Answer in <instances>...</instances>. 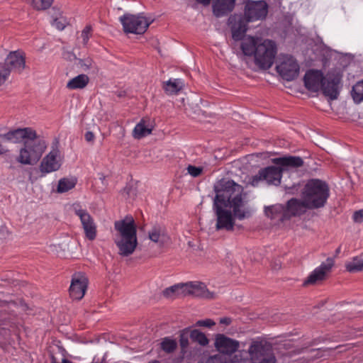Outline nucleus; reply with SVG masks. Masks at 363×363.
Wrapping results in <instances>:
<instances>
[{
	"label": "nucleus",
	"instance_id": "obj_21",
	"mask_svg": "<svg viewBox=\"0 0 363 363\" xmlns=\"http://www.w3.org/2000/svg\"><path fill=\"white\" fill-rule=\"evenodd\" d=\"M148 238L159 247H163L169 240L165 229L160 225L153 226L148 232Z\"/></svg>",
	"mask_w": 363,
	"mask_h": 363
},
{
	"label": "nucleus",
	"instance_id": "obj_16",
	"mask_svg": "<svg viewBox=\"0 0 363 363\" xmlns=\"http://www.w3.org/2000/svg\"><path fill=\"white\" fill-rule=\"evenodd\" d=\"M334 263V259L328 257L309 274L307 279L303 282L304 285L314 284L319 281L323 280L326 274L330 272Z\"/></svg>",
	"mask_w": 363,
	"mask_h": 363
},
{
	"label": "nucleus",
	"instance_id": "obj_20",
	"mask_svg": "<svg viewBox=\"0 0 363 363\" xmlns=\"http://www.w3.org/2000/svg\"><path fill=\"white\" fill-rule=\"evenodd\" d=\"M307 209H309L306 205L303 199H291L286 206L287 219L291 216H296L303 214Z\"/></svg>",
	"mask_w": 363,
	"mask_h": 363
},
{
	"label": "nucleus",
	"instance_id": "obj_7",
	"mask_svg": "<svg viewBox=\"0 0 363 363\" xmlns=\"http://www.w3.org/2000/svg\"><path fill=\"white\" fill-rule=\"evenodd\" d=\"M214 346L220 354L211 356L208 363H228L222 354L230 356L240 347V342L224 334H217L215 337Z\"/></svg>",
	"mask_w": 363,
	"mask_h": 363
},
{
	"label": "nucleus",
	"instance_id": "obj_11",
	"mask_svg": "<svg viewBox=\"0 0 363 363\" xmlns=\"http://www.w3.org/2000/svg\"><path fill=\"white\" fill-rule=\"evenodd\" d=\"M277 71L287 81H291L298 75L300 67L296 60L291 55H281L277 65Z\"/></svg>",
	"mask_w": 363,
	"mask_h": 363
},
{
	"label": "nucleus",
	"instance_id": "obj_45",
	"mask_svg": "<svg viewBox=\"0 0 363 363\" xmlns=\"http://www.w3.org/2000/svg\"><path fill=\"white\" fill-rule=\"evenodd\" d=\"M198 2L203 4L204 5L209 4L211 0H196Z\"/></svg>",
	"mask_w": 363,
	"mask_h": 363
},
{
	"label": "nucleus",
	"instance_id": "obj_27",
	"mask_svg": "<svg viewBox=\"0 0 363 363\" xmlns=\"http://www.w3.org/2000/svg\"><path fill=\"white\" fill-rule=\"evenodd\" d=\"M77 184V179L74 177H64L58 181L57 192L60 194L67 192L72 189Z\"/></svg>",
	"mask_w": 363,
	"mask_h": 363
},
{
	"label": "nucleus",
	"instance_id": "obj_17",
	"mask_svg": "<svg viewBox=\"0 0 363 363\" xmlns=\"http://www.w3.org/2000/svg\"><path fill=\"white\" fill-rule=\"evenodd\" d=\"M10 72L15 70L21 72L26 67L25 55L21 50L11 52L5 60V63H2Z\"/></svg>",
	"mask_w": 363,
	"mask_h": 363
},
{
	"label": "nucleus",
	"instance_id": "obj_30",
	"mask_svg": "<svg viewBox=\"0 0 363 363\" xmlns=\"http://www.w3.org/2000/svg\"><path fill=\"white\" fill-rule=\"evenodd\" d=\"M189 336L193 341L197 342L201 346L204 347L209 343V340L207 338L206 335L199 330H191Z\"/></svg>",
	"mask_w": 363,
	"mask_h": 363
},
{
	"label": "nucleus",
	"instance_id": "obj_14",
	"mask_svg": "<svg viewBox=\"0 0 363 363\" xmlns=\"http://www.w3.org/2000/svg\"><path fill=\"white\" fill-rule=\"evenodd\" d=\"M88 279L84 274L79 272L72 276L69 286V295L72 299L80 300L86 293Z\"/></svg>",
	"mask_w": 363,
	"mask_h": 363
},
{
	"label": "nucleus",
	"instance_id": "obj_2",
	"mask_svg": "<svg viewBox=\"0 0 363 363\" xmlns=\"http://www.w3.org/2000/svg\"><path fill=\"white\" fill-rule=\"evenodd\" d=\"M216 196L213 211L216 217V228L218 230L232 231L235 219L249 218L252 213L245 201L243 187L230 179H221L214 186Z\"/></svg>",
	"mask_w": 363,
	"mask_h": 363
},
{
	"label": "nucleus",
	"instance_id": "obj_23",
	"mask_svg": "<svg viewBox=\"0 0 363 363\" xmlns=\"http://www.w3.org/2000/svg\"><path fill=\"white\" fill-rule=\"evenodd\" d=\"M235 0H215L213 11L215 16L220 17L230 12L235 6Z\"/></svg>",
	"mask_w": 363,
	"mask_h": 363
},
{
	"label": "nucleus",
	"instance_id": "obj_9",
	"mask_svg": "<svg viewBox=\"0 0 363 363\" xmlns=\"http://www.w3.org/2000/svg\"><path fill=\"white\" fill-rule=\"evenodd\" d=\"M248 353L254 363H277L272 345L265 341H252Z\"/></svg>",
	"mask_w": 363,
	"mask_h": 363
},
{
	"label": "nucleus",
	"instance_id": "obj_42",
	"mask_svg": "<svg viewBox=\"0 0 363 363\" xmlns=\"http://www.w3.org/2000/svg\"><path fill=\"white\" fill-rule=\"evenodd\" d=\"M298 190V185H293L292 186H285V191L288 194H295Z\"/></svg>",
	"mask_w": 363,
	"mask_h": 363
},
{
	"label": "nucleus",
	"instance_id": "obj_34",
	"mask_svg": "<svg viewBox=\"0 0 363 363\" xmlns=\"http://www.w3.org/2000/svg\"><path fill=\"white\" fill-rule=\"evenodd\" d=\"M51 24L57 30H62L68 24V22L64 16H60L59 17L54 18L52 21Z\"/></svg>",
	"mask_w": 363,
	"mask_h": 363
},
{
	"label": "nucleus",
	"instance_id": "obj_47",
	"mask_svg": "<svg viewBox=\"0 0 363 363\" xmlns=\"http://www.w3.org/2000/svg\"><path fill=\"white\" fill-rule=\"evenodd\" d=\"M62 363H73V362L69 361V360H68V359H65V358H64L62 360Z\"/></svg>",
	"mask_w": 363,
	"mask_h": 363
},
{
	"label": "nucleus",
	"instance_id": "obj_41",
	"mask_svg": "<svg viewBox=\"0 0 363 363\" xmlns=\"http://www.w3.org/2000/svg\"><path fill=\"white\" fill-rule=\"evenodd\" d=\"M79 64L84 70H87L91 67L92 61L90 59H86L84 60H81Z\"/></svg>",
	"mask_w": 363,
	"mask_h": 363
},
{
	"label": "nucleus",
	"instance_id": "obj_22",
	"mask_svg": "<svg viewBox=\"0 0 363 363\" xmlns=\"http://www.w3.org/2000/svg\"><path fill=\"white\" fill-rule=\"evenodd\" d=\"M264 213L271 220L284 221L287 219L286 206L282 204L266 206Z\"/></svg>",
	"mask_w": 363,
	"mask_h": 363
},
{
	"label": "nucleus",
	"instance_id": "obj_4",
	"mask_svg": "<svg viewBox=\"0 0 363 363\" xmlns=\"http://www.w3.org/2000/svg\"><path fill=\"white\" fill-rule=\"evenodd\" d=\"M117 231L115 239L119 254L123 256L131 255L138 245L137 229L132 216H126L124 219L117 220L114 223Z\"/></svg>",
	"mask_w": 363,
	"mask_h": 363
},
{
	"label": "nucleus",
	"instance_id": "obj_40",
	"mask_svg": "<svg viewBox=\"0 0 363 363\" xmlns=\"http://www.w3.org/2000/svg\"><path fill=\"white\" fill-rule=\"evenodd\" d=\"M353 220L355 223H362L363 221V209L357 211L354 213Z\"/></svg>",
	"mask_w": 363,
	"mask_h": 363
},
{
	"label": "nucleus",
	"instance_id": "obj_31",
	"mask_svg": "<svg viewBox=\"0 0 363 363\" xmlns=\"http://www.w3.org/2000/svg\"><path fill=\"white\" fill-rule=\"evenodd\" d=\"M33 9L36 10H45L51 6L53 0H26Z\"/></svg>",
	"mask_w": 363,
	"mask_h": 363
},
{
	"label": "nucleus",
	"instance_id": "obj_44",
	"mask_svg": "<svg viewBox=\"0 0 363 363\" xmlns=\"http://www.w3.org/2000/svg\"><path fill=\"white\" fill-rule=\"evenodd\" d=\"M230 323H231V319L230 318L225 317V318H222L220 319V324L228 325H230Z\"/></svg>",
	"mask_w": 363,
	"mask_h": 363
},
{
	"label": "nucleus",
	"instance_id": "obj_35",
	"mask_svg": "<svg viewBox=\"0 0 363 363\" xmlns=\"http://www.w3.org/2000/svg\"><path fill=\"white\" fill-rule=\"evenodd\" d=\"M179 344L182 348V352H184V350L189 345V335L186 330H184L181 332L179 335Z\"/></svg>",
	"mask_w": 363,
	"mask_h": 363
},
{
	"label": "nucleus",
	"instance_id": "obj_15",
	"mask_svg": "<svg viewBox=\"0 0 363 363\" xmlns=\"http://www.w3.org/2000/svg\"><path fill=\"white\" fill-rule=\"evenodd\" d=\"M37 133L31 128H17L1 134L0 138L13 143H23L36 137Z\"/></svg>",
	"mask_w": 363,
	"mask_h": 363
},
{
	"label": "nucleus",
	"instance_id": "obj_6",
	"mask_svg": "<svg viewBox=\"0 0 363 363\" xmlns=\"http://www.w3.org/2000/svg\"><path fill=\"white\" fill-rule=\"evenodd\" d=\"M47 146V142L36 135L34 139L26 141L20 148L16 161L21 164L33 165L40 160Z\"/></svg>",
	"mask_w": 363,
	"mask_h": 363
},
{
	"label": "nucleus",
	"instance_id": "obj_37",
	"mask_svg": "<svg viewBox=\"0 0 363 363\" xmlns=\"http://www.w3.org/2000/svg\"><path fill=\"white\" fill-rule=\"evenodd\" d=\"M10 75V70L2 63H0V86L4 84L9 76Z\"/></svg>",
	"mask_w": 363,
	"mask_h": 363
},
{
	"label": "nucleus",
	"instance_id": "obj_24",
	"mask_svg": "<svg viewBox=\"0 0 363 363\" xmlns=\"http://www.w3.org/2000/svg\"><path fill=\"white\" fill-rule=\"evenodd\" d=\"M152 129L153 125L150 121L143 118L135 125L132 135L135 139L140 140L151 134Z\"/></svg>",
	"mask_w": 363,
	"mask_h": 363
},
{
	"label": "nucleus",
	"instance_id": "obj_36",
	"mask_svg": "<svg viewBox=\"0 0 363 363\" xmlns=\"http://www.w3.org/2000/svg\"><path fill=\"white\" fill-rule=\"evenodd\" d=\"M92 33V27L90 25H87L84 27V28L82 31L81 37L82 38V43L84 45H86L89 38L91 36Z\"/></svg>",
	"mask_w": 363,
	"mask_h": 363
},
{
	"label": "nucleus",
	"instance_id": "obj_46",
	"mask_svg": "<svg viewBox=\"0 0 363 363\" xmlns=\"http://www.w3.org/2000/svg\"><path fill=\"white\" fill-rule=\"evenodd\" d=\"M6 331L4 330H0V345H1L3 342L1 341V335L3 333H6Z\"/></svg>",
	"mask_w": 363,
	"mask_h": 363
},
{
	"label": "nucleus",
	"instance_id": "obj_3",
	"mask_svg": "<svg viewBox=\"0 0 363 363\" xmlns=\"http://www.w3.org/2000/svg\"><path fill=\"white\" fill-rule=\"evenodd\" d=\"M342 74L338 69L330 71L325 77L320 70L309 69L303 78L306 88L313 92L321 90L330 99H336L339 95Z\"/></svg>",
	"mask_w": 363,
	"mask_h": 363
},
{
	"label": "nucleus",
	"instance_id": "obj_12",
	"mask_svg": "<svg viewBox=\"0 0 363 363\" xmlns=\"http://www.w3.org/2000/svg\"><path fill=\"white\" fill-rule=\"evenodd\" d=\"M62 163V157L57 147H52L51 150L42 160L40 171L43 174L57 171Z\"/></svg>",
	"mask_w": 363,
	"mask_h": 363
},
{
	"label": "nucleus",
	"instance_id": "obj_13",
	"mask_svg": "<svg viewBox=\"0 0 363 363\" xmlns=\"http://www.w3.org/2000/svg\"><path fill=\"white\" fill-rule=\"evenodd\" d=\"M75 214L79 218L85 236L89 240H94L96 237V225L86 209L79 204L74 206Z\"/></svg>",
	"mask_w": 363,
	"mask_h": 363
},
{
	"label": "nucleus",
	"instance_id": "obj_10",
	"mask_svg": "<svg viewBox=\"0 0 363 363\" xmlns=\"http://www.w3.org/2000/svg\"><path fill=\"white\" fill-rule=\"evenodd\" d=\"M282 177L281 169L278 167L270 166L261 169L258 174L250 177L245 181L246 185L252 186H258L261 182H266L269 185L278 186L281 183Z\"/></svg>",
	"mask_w": 363,
	"mask_h": 363
},
{
	"label": "nucleus",
	"instance_id": "obj_29",
	"mask_svg": "<svg viewBox=\"0 0 363 363\" xmlns=\"http://www.w3.org/2000/svg\"><path fill=\"white\" fill-rule=\"evenodd\" d=\"M346 269L350 272H360L363 269V259L354 257L345 264Z\"/></svg>",
	"mask_w": 363,
	"mask_h": 363
},
{
	"label": "nucleus",
	"instance_id": "obj_49",
	"mask_svg": "<svg viewBox=\"0 0 363 363\" xmlns=\"http://www.w3.org/2000/svg\"><path fill=\"white\" fill-rule=\"evenodd\" d=\"M340 251V248L339 247V248L337 250V253H338Z\"/></svg>",
	"mask_w": 363,
	"mask_h": 363
},
{
	"label": "nucleus",
	"instance_id": "obj_8",
	"mask_svg": "<svg viewBox=\"0 0 363 363\" xmlns=\"http://www.w3.org/2000/svg\"><path fill=\"white\" fill-rule=\"evenodd\" d=\"M119 21L123 26L125 33L143 34L151 23V21L143 13H125L120 16Z\"/></svg>",
	"mask_w": 363,
	"mask_h": 363
},
{
	"label": "nucleus",
	"instance_id": "obj_43",
	"mask_svg": "<svg viewBox=\"0 0 363 363\" xmlns=\"http://www.w3.org/2000/svg\"><path fill=\"white\" fill-rule=\"evenodd\" d=\"M84 138L87 142H93L95 136L91 131H87L84 135Z\"/></svg>",
	"mask_w": 363,
	"mask_h": 363
},
{
	"label": "nucleus",
	"instance_id": "obj_26",
	"mask_svg": "<svg viewBox=\"0 0 363 363\" xmlns=\"http://www.w3.org/2000/svg\"><path fill=\"white\" fill-rule=\"evenodd\" d=\"M184 86V82L180 79H170L164 84V91L169 94L179 92Z\"/></svg>",
	"mask_w": 363,
	"mask_h": 363
},
{
	"label": "nucleus",
	"instance_id": "obj_33",
	"mask_svg": "<svg viewBox=\"0 0 363 363\" xmlns=\"http://www.w3.org/2000/svg\"><path fill=\"white\" fill-rule=\"evenodd\" d=\"M352 97L355 102L359 103L363 101V80L353 86Z\"/></svg>",
	"mask_w": 363,
	"mask_h": 363
},
{
	"label": "nucleus",
	"instance_id": "obj_38",
	"mask_svg": "<svg viewBox=\"0 0 363 363\" xmlns=\"http://www.w3.org/2000/svg\"><path fill=\"white\" fill-rule=\"evenodd\" d=\"M188 174L193 177H197L201 174L203 168L202 167H196L193 165H189L186 168Z\"/></svg>",
	"mask_w": 363,
	"mask_h": 363
},
{
	"label": "nucleus",
	"instance_id": "obj_19",
	"mask_svg": "<svg viewBox=\"0 0 363 363\" xmlns=\"http://www.w3.org/2000/svg\"><path fill=\"white\" fill-rule=\"evenodd\" d=\"M273 163L279 166L281 172L301 167L303 161L301 157L296 156H287L277 157L272 160Z\"/></svg>",
	"mask_w": 363,
	"mask_h": 363
},
{
	"label": "nucleus",
	"instance_id": "obj_18",
	"mask_svg": "<svg viewBox=\"0 0 363 363\" xmlns=\"http://www.w3.org/2000/svg\"><path fill=\"white\" fill-rule=\"evenodd\" d=\"M192 295L196 297L211 298L213 294L210 292L206 286L201 282H188L184 284V296Z\"/></svg>",
	"mask_w": 363,
	"mask_h": 363
},
{
	"label": "nucleus",
	"instance_id": "obj_28",
	"mask_svg": "<svg viewBox=\"0 0 363 363\" xmlns=\"http://www.w3.org/2000/svg\"><path fill=\"white\" fill-rule=\"evenodd\" d=\"M164 296L173 298L179 295H184V284H179L167 288L163 291Z\"/></svg>",
	"mask_w": 363,
	"mask_h": 363
},
{
	"label": "nucleus",
	"instance_id": "obj_5",
	"mask_svg": "<svg viewBox=\"0 0 363 363\" xmlns=\"http://www.w3.org/2000/svg\"><path fill=\"white\" fill-rule=\"evenodd\" d=\"M330 196L328 185L323 181L313 179L308 181L302 192V199L309 209L322 208Z\"/></svg>",
	"mask_w": 363,
	"mask_h": 363
},
{
	"label": "nucleus",
	"instance_id": "obj_32",
	"mask_svg": "<svg viewBox=\"0 0 363 363\" xmlns=\"http://www.w3.org/2000/svg\"><path fill=\"white\" fill-rule=\"evenodd\" d=\"M177 342L175 340L170 337H164L161 343V349L167 353H171L177 348Z\"/></svg>",
	"mask_w": 363,
	"mask_h": 363
},
{
	"label": "nucleus",
	"instance_id": "obj_1",
	"mask_svg": "<svg viewBox=\"0 0 363 363\" xmlns=\"http://www.w3.org/2000/svg\"><path fill=\"white\" fill-rule=\"evenodd\" d=\"M268 6L264 1H250L245 5V16L234 14L228 18L233 39L242 40L240 49L243 55L254 56L255 64L261 69L270 68L277 55L276 43L271 40L259 37L244 35L247 30V23L265 18Z\"/></svg>",
	"mask_w": 363,
	"mask_h": 363
},
{
	"label": "nucleus",
	"instance_id": "obj_48",
	"mask_svg": "<svg viewBox=\"0 0 363 363\" xmlns=\"http://www.w3.org/2000/svg\"><path fill=\"white\" fill-rule=\"evenodd\" d=\"M149 363H160V362H158V361H153V362H149Z\"/></svg>",
	"mask_w": 363,
	"mask_h": 363
},
{
	"label": "nucleus",
	"instance_id": "obj_25",
	"mask_svg": "<svg viewBox=\"0 0 363 363\" xmlns=\"http://www.w3.org/2000/svg\"><path fill=\"white\" fill-rule=\"evenodd\" d=\"M89 82V78L86 74H79L67 83V88L69 89H82L86 86Z\"/></svg>",
	"mask_w": 363,
	"mask_h": 363
},
{
	"label": "nucleus",
	"instance_id": "obj_39",
	"mask_svg": "<svg viewBox=\"0 0 363 363\" xmlns=\"http://www.w3.org/2000/svg\"><path fill=\"white\" fill-rule=\"evenodd\" d=\"M216 323L209 318L204 320H199L196 323V325L199 327H205V328H211Z\"/></svg>",
	"mask_w": 363,
	"mask_h": 363
}]
</instances>
